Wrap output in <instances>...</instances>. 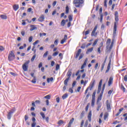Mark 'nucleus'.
<instances>
[{"mask_svg": "<svg viewBox=\"0 0 127 127\" xmlns=\"http://www.w3.org/2000/svg\"><path fill=\"white\" fill-rule=\"evenodd\" d=\"M73 3L75 7L82 8L83 5H84V0H74L73 1Z\"/></svg>", "mask_w": 127, "mask_h": 127, "instance_id": "f257e3e1", "label": "nucleus"}, {"mask_svg": "<svg viewBox=\"0 0 127 127\" xmlns=\"http://www.w3.org/2000/svg\"><path fill=\"white\" fill-rule=\"evenodd\" d=\"M15 59V55L13 53V51L9 52L8 56V60L9 61H13Z\"/></svg>", "mask_w": 127, "mask_h": 127, "instance_id": "f03ea898", "label": "nucleus"}, {"mask_svg": "<svg viewBox=\"0 0 127 127\" xmlns=\"http://www.w3.org/2000/svg\"><path fill=\"white\" fill-rule=\"evenodd\" d=\"M30 62V61L28 60L22 65V69L25 72L28 70V64H29Z\"/></svg>", "mask_w": 127, "mask_h": 127, "instance_id": "7ed1b4c3", "label": "nucleus"}, {"mask_svg": "<svg viewBox=\"0 0 127 127\" xmlns=\"http://www.w3.org/2000/svg\"><path fill=\"white\" fill-rule=\"evenodd\" d=\"M15 112V109H11L8 113L7 115V118L8 120H10L11 119V117H12V114Z\"/></svg>", "mask_w": 127, "mask_h": 127, "instance_id": "20e7f679", "label": "nucleus"}, {"mask_svg": "<svg viewBox=\"0 0 127 127\" xmlns=\"http://www.w3.org/2000/svg\"><path fill=\"white\" fill-rule=\"evenodd\" d=\"M97 29H98V25H96L94 29L93 30L92 33H91V36H97L98 35V33L96 32L97 31Z\"/></svg>", "mask_w": 127, "mask_h": 127, "instance_id": "39448f33", "label": "nucleus"}, {"mask_svg": "<svg viewBox=\"0 0 127 127\" xmlns=\"http://www.w3.org/2000/svg\"><path fill=\"white\" fill-rule=\"evenodd\" d=\"M95 83H96V80H95V79H93L90 82V85L88 87L90 91H92V89H93V88H94V86H95Z\"/></svg>", "mask_w": 127, "mask_h": 127, "instance_id": "423d86ee", "label": "nucleus"}, {"mask_svg": "<svg viewBox=\"0 0 127 127\" xmlns=\"http://www.w3.org/2000/svg\"><path fill=\"white\" fill-rule=\"evenodd\" d=\"M103 83V79L100 80L99 85H98V88L97 90V94H100L101 92V90H102V84Z\"/></svg>", "mask_w": 127, "mask_h": 127, "instance_id": "0eeeda50", "label": "nucleus"}, {"mask_svg": "<svg viewBox=\"0 0 127 127\" xmlns=\"http://www.w3.org/2000/svg\"><path fill=\"white\" fill-rule=\"evenodd\" d=\"M104 94L103 92H101L100 96L98 97L97 100V105H99V103H100V101L102 100V98H103V95Z\"/></svg>", "mask_w": 127, "mask_h": 127, "instance_id": "6e6552de", "label": "nucleus"}, {"mask_svg": "<svg viewBox=\"0 0 127 127\" xmlns=\"http://www.w3.org/2000/svg\"><path fill=\"white\" fill-rule=\"evenodd\" d=\"M102 11H103V8H100L99 9V14L100 15V22H103V14H102Z\"/></svg>", "mask_w": 127, "mask_h": 127, "instance_id": "1a4fd4ad", "label": "nucleus"}, {"mask_svg": "<svg viewBox=\"0 0 127 127\" xmlns=\"http://www.w3.org/2000/svg\"><path fill=\"white\" fill-rule=\"evenodd\" d=\"M112 40H111V39H108L106 42V48L107 49H109V48H110V45L111 44V42Z\"/></svg>", "mask_w": 127, "mask_h": 127, "instance_id": "9d476101", "label": "nucleus"}, {"mask_svg": "<svg viewBox=\"0 0 127 127\" xmlns=\"http://www.w3.org/2000/svg\"><path fill=\"white\" fill-rule=\"evenodd\" d=\"M81 52H82V50H81V49H78V50L77 51V52L76 53L75 56V59H77V58H78V57H79V56Z\"/></svg>", "mask_w": 127, "mask_h": 127, "instance_id": "9b49d317", "label": "nucleus"}, {"mask_svg": "<svg viewBox=\"0 0 127 127\" xmlns=\"http://www.w3.org/2000/svg\"><path fill=\"white\" fill-rule=\"evenodd\" d=\"M115 21H116V22H118L119 21V13L117 11L115 12Z\"/></svg>", "mask_w": 127, "mask_h": 127, "instance_id": "f8f14e48", "label": "nucleus"}, {"mask_svg": "<svg viewBox=\"0 0 127 127\" xmlns=\"http://www.w3.org/2000/svg\"><path fill=\"white\" fill-rule=\"evenodd\" d=\"M87 62H88V58H86L83 64L82 65V66L81 67V69H83L85 68V67H86V65H87Z\"/></svg>", "mask_w": 127, "mask_h": 127, "instance_id": "ddd939ff", "label": "nucleus"}, {"mask_svg": "<svg viewBox=\"0 0 127 127\" xmlns=\"http://www.w3.org/2000/svg\"><path fill=\"white\" fill-rule=\"evenodd\" d=\"M30 27H31L30 29V31H33V30H35L37 29V27H36V25H31L30 26Z\"/></svg>", "mask_w": 127, "mask_h": 127, "instance_id": "4468645a", "label": "nucleus"}, {"mask_svg": "<svg viewBox=\"0 0 127 127\" xmlns=\"http://www.w3.org/2000/svg\"><path fill=\"white\" fill-rule=\"evenodd\" d=\"M112 61L110 60L109 62L108 65L107 66V69L105 71V73H108L109 71H110V69H111V63Z\"/></svg>", "mask_w": 127, "mask_h": 127, "instance_id": "2eb2a0df", "label": "nucleus"}, {"mask_svg": "<svg viewBox=\"0 0 127 127\" xmlns=\"http://www.w3.org/2000/svg\"><path fill=\"white\" fill-rule=\"evenodd\" d=\"M67 39V35H64V38L61 41V44H64V42H66V40Z\"/></svg>", "mask_w": 127, "mask_h": 127, "instance_id": "dca6fc26", "label": "nucleus"}, {"mask_svg": "<svg viewBox=\"0 0 127 127\" xmlns=\"http://www.w3.org/2000/svg\"><path fill=\"white\" fill-rule=\"evenodd\" d=\"M44 19H45V17H44V15H42L38 19V21H40V22H42L44 21Z\"/></svg>", "mask_w": 127, "mask_h": 127, "instance_id": "f3484780", "label": "nucleus"}, {"mask_svg": "<svg viewBox=\"0 0 127 127\" xmlns=\"http://www.w3.org/2000/svg\"><path fill=\"white\" fill-rule=\"evenodd\" d=\"M88 119L89 122H91V121H92V111L89 112L88 116Z\"/></svg>", "mask_w": 127, "mask_h": 127, "instance_id": "a211bd4d", "label": "nucleus"}, {"mask_svg": "<svg viewBox=\"0 0 127 127\" xmlns=\"http://www.w3.org/2000/svg\"><path fill=\"white\" fill-rule=\"evenodd\" d=\"M113 78L112 77H110L108 81V86H111L113 84Z\"/></svg>", "mask_w": 127, "mask_h": 127, "instance_id": "6ab92c4d", "label": "nucleus"}, {"mask_svg": "<svg viewBox=\"0 0 127 127\" xmlns=\"http://www.w3.org/2000/svg\"><path fill=\"white\" fill-rule=\"evenodd\" d=\"M13 8L15 11H16V10L19 8V5H18V4H14L13 6Z\"/></svg>", "mask_w": 127, "mask_h": 127, "instance_id": "aec40b11", "label": "nucleus"}, {"mask_svg": "<svg viewBox=\"0 0 127 127\" xmlns=\"http://www.w3.org/2000/svg\"><path fill=\"white\" fill-rule=\"evenodd\" d=\"M66 75L67 76V79H70V77H71V75H72V72H71L70 70H68L66 73Z\"/></svg>", "mask_w": 127, "mask_h": 127, "instance_id": "412c9836", "label": "nucleus"}, {"mask_svg": "<svg viewBox=\"0 0 127 127\" xmlns=\"http://www.w3.org/2000/svg\"><path fill=\"white\" fill-rule=\"evenodd\" d=\"M93 49H94V48H93V47L87 49V51H86V54H89V53H91V52H92V51H93Z\"/></svg>", "mask_w": 127, "mask_h": 127, "instance_id": "4be33fe9", "label": "nucleus"}, {"mask_svg": "<svg viewBox=\"0 0 127 127\" xmlns=\"http://www.w3.org/2000/svg\"><path fill=\"white\" fill-rule=\"evenodd\" d=\"M107 111H111V105L109 103H107Z\"/></svg>", "mask_w": 127, "mask_h": 127, "instance_id": "5701e85b", "label": "nucleus"}, {"mask_svg": "<svg viewBox=\"0 0 127 127\" xmlns=\"http://www.w3.org/2000/svg\"><path fill=\"white\" fill-rule=\"evenodd\" d=\"M114 40H112V42H111V45L109 47V51H111L112 50V48H113V47L114 46Z\"/></svg>", "mask_w": 127, "mask_h": 127, "instance_id": "b1692460", "label": "nucleus"}, {"mask_svg": "<svg viewBox=\"0 0 127 127\" xmlns=\"http://www.w3.org/2000/svg\"><path fill=\"white\" fill-rule=\"evenodd\" d=\"M113 32H117V22L114 23Z\"/></svg>", "mask_w": 127, "mask_h": 127, "instance_id": "393cba45", "label": "nucleus"}, {"mask_svg": "<svg viewBox=\"0 0 127 127\" xmlns=\"http://www.w3.org/2000/svg\"><path fill=\"white\" fill-rule=\"evenodd\" d=\"M65 24H66V22H65V20L63 19L61 23V25L62 26H65Z\"/></svg>", "mask_w": 127, "mask_h": 127, "instance_id": "a878e982", "label": "nucleus"}, {"mask_svg": "<svg viewBox=\"0 0 127 127\" xmlns=\"http://www.w3.org/2000/svg\"><path fill=\"white\" fill-rule=\"evenodd\" d=\"M0 17L2 19H6V18H7V16H6V15H0Z\"/></svg>", "mask_w": 127, "mask_h": 127, "instance_id": "bb28decb", "label": "nucleus"}, {"mask_svg": "<svg viewBox=\"0 0 127 127\" xmlns=\"http://www.w3.org/2000/svg\"><path fill=\"white\" fill-rule=\"evenodd\" d=\"M69 78H66L64 81V84L65 86H67L68 85V82L69 81Z\"/></svg>", "mask_w": 127, "mask_h": 127, "instance_id": "cd10ccee", "label": "nucleus"}, {"mask_svg": "<svg viewBox=\"0 0 127 127\" xmlns=\"http://www.w3.org/2000/svg\"><path fill=\"white\" fill-rule=\"evenodd\" d=\"M63 100H65L66 98H68V94L67 93H65L62 96Z\"/></svg>", "mask_w": 127, "mask_h": 127, "instance_id": "c85d7f7f", "label": "nucleus"}, {"mask_svg": "<svg viewBox=\"0 0 127 127\" xmlns=\"http://www.w3.org/2000/svg\"><path fill=\"white\" fill-rule=\"evenodd\" d=\"M33 84H36V77H34L33 80H31Z\"/></svg>", "mask_w": 127, "mask_h": 127, "instance_id": "c756f323", "label": "nucleus"}, {"mask_svg": "<svg viewBox=\"0 0 127 127\" xmlns=\"http://www.w3.org/2000/svg\"><path fill=\"white\" fill-rule=\"evenodd\" d=\"M97 111H100V109H101V107H102V104L101 103H98Z\"/></svg>", "mask_w": 127, "mask_h": 127, "instance_id": "7c9ffc66", "label": "nucleus"}, {"mask_svg": "<svg viewBox=\"0 0 127 127\" xmlns=\"http://www.w3.org/2000/svg\"><path fill=\"white\" fill-rule=\"evenodd\" d=\"M98 39H96V40L94 41V43H93V45H92V46H93V47L96 46V45H97V43H98Z\"/></svg>", "mask_w": 127, "mask_h": 127, "instance_id": "2f4dec72", "label": "nucleus"}, {"mask_svg": "<svg viewBox=\"0 0 127 127\" xmlns=\"http://www.w3.org/2000/svg\"><path fill=\"white\" fill-rule=\"evenodd\" d=\"M121 89L123 92H126V88H125V86H124V85L123 84H121Z\"/></svg>", "mask_w": 127, "mask_h": 127, "instance_id": "473e14b6", "label": "nucleus"}, {"mask_svg": "<svg viewBox=\"0 0 127 127\" xmlns=\"http://www.w3.org/2000/svg\"><path fill=\"white\" fill-rule=\"evenodd\" d=\"M35 58H36V54H35L32 58L31 59V62H33V61H34V60L35 59Z\"/></svg>", "mask_w": 127, "mask_h": 127, "instance_id": "72a5a7b5", "label": "nucleus"}, {"mask_svg": "<svg viewBox=\"0 0 127 127\" xmlns=\"http://www.w3.org/2000/svg\"><path fill=\"white\" fill-rule=\"evenodd\" d=\"M74 118H72L70 120V121H69V123H68V125H69V126L70 125V126H71V125L73 124V122H74Z\"/></svg>", "mask_w": 127, "mask_h": 127, "instance_id": "f704fd0d", "label": "nucleus"}, {"mask_svg": "<svg viewBox=\"0 0 127 127\" xmlns=\"http://www.w3.org/2000/svg\"><path fill=\"white\" fill-rule=\"evenodd\" d=\"M65 13H69V7L68 6V5H66L65 7Z\"/></svg>", "mask_w": 127, "mask_h": 127, "instance_id": "c9c22d12", "label": "nucleus"}, {"mask_svg": "<svg viewBox=\"0 0 127 127\" xmlns=\"http://www.w3.org/2000/svg\"><path fill=\"white\" fill-rule=\"evenodd\" d=\"M48 51H47L43 56V58H46L47 57V55H48Z\"/></svg>", "mask_w": 127, "mask_h": 127, "instance_id": "e433bc0d", "label": "nucleus"}, {"mask_svg": "<svg viewBox=\"0 0 127 127\" xmlns=\"http://www.w3.org/2000/svg\"><path fill=\"white\" fill-rule=\"evenodd\" d=\"M95 99H92V101H91L92 107H94V106H95Z\"/></svg>", "mask_w": 127, "mask_h": 127, "instance_id": "4c0bfd02", "label": "nucleus"}, {"mask_svg": "<svg viewBox=\"0 0 127 127\" xmlns=\"http://www.w3.org/2000/svg\"><path fill=\"white\" fill-rule=\"evenodd\" d=\"M60 69V65L59 64H57L56 66V70L58 71Z\"/></svg>", "mask_w": 127, "mask_h": 127, "instance_id": "58836bf2", "label": "nucleus"}, {"mask_svg": "<svg viewBox=\"0 0 127 127\" xmlns=\"http://www.w3.org/2000/svg\"><path fill=\"white\" fill-rule=\"evenodd\" d=\"M106 87V83H104L102 87V89L101 91V93H104V91H105V88Z\"/></svg>", "mask_w": 127, "mask_h": 127, "instance_id": "ea45409f", "label": "nucleus"}, {"mask_svg": "<svg viewBox=\"0 0 127 127\" xmlns=\"http://www.w3.org/2000/svg\"><path fill=\"white\" fill-rule=\"evenodd\" d=\"M58 125H59V126H61V125H62L63 124H64V122L63 120H60L58 123Z\"/></svg>", "mask_w": 127, "mask_h": 127, "instance_id": "a19ab883", "label": "nucleus"}, {"mask_svg": "<svg viewBox=\"0 0 127 127\" xmlns=\"http://www.w3.org/2000/svg\"><path fill=\"white\" fill-rule=\"evenodd\" d=\"M108 117H109V114L106 113L104 115V118L105 121H106L107 120V119L108 118Z\"/></svg>", "mask_w": 127, "mask_h": 127, "instance_id": "79ce46f5", "label": "nucleus"}, {"mask_svg": "<svg viewBox=\"0 0 127 127\" xmlns=\"http://www.w3.org/2000/svg\"><path fill=\"white\" fill-rule=\"evenodd\" d=\"M46 34H47L46 33H40L39 34L40 37H42V36H46Z\"/></svg>", "mask_w": 127, "mask_h": 127, "instance_id": "37998d69", "label": "nucleus"}, {"mask_svg": "<svg viewBox=\"0 0 127 127\" xmlns=\"http://www.w3.org/2000/svg\"><path fill=\"white\" fill-rule=\"evenodd\" d=\"M68 19L69 21H72L73 20V16L69 15L68 16Z\"/></svg>", "mask_w": 127, "mask_h": 127, "instance_id": "c03bdc74", "label": "nucleus"}, {"mask_svg": "<svg viewBox=\"0 0 127 127\" xmlns=\"http://www.w3.org/2000/svg\"><path fill=\"white\" fill-rule=\"evenodd\" d=\"M25 47H26V44H24V46H20L19 48V49L20 50H22L23 49V48H25Z\"/></svg>", "mask_w": 127, "mask_h": 127, "instance_id": "a18cd8bd", "label": "nucleus"}, {"mask_svg": "<svg viewBox=\"0 0 127 127\" xmlns=\"http://www.w3.org/2000/svg\"><path fill=\"white\" fill-rule=\"evenodd\" d=\"M96 98V91H94L92 94V99H95Z\"/></svg>", "mask_w": 127, "mask_h": 127, "instance_id": "49530a36", "label": "nucleus"}, {"mask_svg": "<svg viewBox=\"0 0 127 127\" xmlns=\"http://www.w3.org/2000/svg\"><path fill=\"white\" fill-rule=\"evenodd\" d=\"M40 115L42 117L43 119H45V114H44V113L41 112Z\"/></svg>", "mask_w": 127, "mask_h": 127, "instance_id": "de8ad7c7", "label": "nucleus"}, {"mask_svg": "<svg viewBox=\"0 0 127 127\" xmlns=\"http://www.w3.org/2000/svg\"><path fill=\"white\" fill-rule=\"evenodd\" d=\"M50 97H51L50 95H46V96H45L44 98L47 99L48 100H50Z\"/></svg>", "mask_w": 127, "mask_h": 127, "instance_id": "09e8293b", "label": "nucleus"}, {"mask_svg": "<svg viewBox=\"0 0 127 127\" xmlns=\"http://www.w3.org/2000/svg\"><path fill=\"white\" fill-rule=\"evenodd\" d=\"M4 50V48L2 47V46H0V52H2V51H3Z\"/></svg>", "mask_w": 127, "mask_h": 127, "instance_id": "8fccbe9b", "label": "nucleus"}, {"mask_svg": "<svg viewBox=\"0 0 127 127\" xmlns=\"http://www.w3.org/2000/svg\"><path fill=\"white\" fill-rule=\"evenodd\" d=\"M32 39H33V37L32 36H30L28 39L29 42H32Z\"/></svg>", "mask_w": 127, "mask_h": 127, "instance_id": "3c124183", "label": "nucleus"}, {"mask_svg": "<svg viewBox=\"0 0 127 127\" xmlns=\"http://www.w3.org/2000/svg\"><path fill=\"white\" fill-rule=\"evenodd\" d=\"M68 92H69V93H71V94H73V87L70 88L68 90Z\"/></svg>", "mask_w": 127, "mask_h": 127, "instance_id": "603ef678", "label": "nucleus"}, {"mask_svg": "<svg viewBox=\"0 0 127 127\" xmlns=\"http://www.w3.org/2000/svg\"><path fill=\"white\" fill-rule=\"evenodd\" d=\"M105 67V64H102L101 71V72L103 71V70H104V68Z\"/></svg>", "mask_w": 127, "mask_h": 127, "instance_id": "864d4df0", "label": "nucleus"}, {"mask_svg": "<svg viewBox=\"0 0 127 127\" xmlns=\"http://www.w3.org/2000/svg\"><path fill=\"white\" fill-rule=\"evenodd\" d=\"M59 52H55L53 54V56L55 57V56H57V55H58Z\"/></svg>", "mask_w": 127, "mask_h": 127, "instance_id": "5fc2aeb1", "label": "nucleus"}, {"mask_svg": "<svg viewBox=\"0 0 127 127\" xmlns=\"http://www.w3.org/2000/svg\"><path fill=\"white\" fill-rule=\"evenodd\" d=\"M107 2H108V0H104V6L107 7L108 5H107Z\"/></svg>", "mask_w": 127, "mask_h": 127, "instance_id": "6e6d98bb", "label": "nucleus"}, {"mask_svg": "<svg viewBox=\"0 0 127 127\" xmlns=\"http://www.w3.org/2000/svg\"><path fill=\"white\" fill-rule=\"evenodd\" d=\"M39 43V40H37L33 43V45H34V46H35V45H36V44H37V43Z\"/></svg>", "mask_w": 127, "mask_h": 127, "instance_id": "4d7b16f0", "label": "nucleus"}, {"mask_svg": "<svg viewBox=\"0 0 127 127\" xmlns=\"http://www.w3.org/2000/svg\"><path fill=\"white\" fill-rule=\"evenodd\" d=\"M83 57H84V55L81 54L79 57L78 60H81Z\"/></svg>", "mask_w": 127, "mask_h": 127, "instance_id": "13d9d810", "label": "nucleus"}, {"mask_svg": "<svg viewBox=\"0 0 127 127\" xmlns=\"http://www.w3.org/2000/svg\"><path fill=\"white\" fill-rule=\"evenodd\" d=\"M99 66V63H96L95 66V70H97L98 69V67Z\"/></svg>", "mask_w": 127, "mask_h": 127, "instance_id": "bf43d9fd", "label": "nucleus"}, {"mask_svg": "<svg viewBox=\"0 0 127 127\" xmlns=\"http://www.w3.org/2000/svg\"><path fill=\"white\" fill-rule=\"evenodd\" d=\"M10 74H11V75H12V76H13L14 77H15V76H16V74L14 72H10Z\"/></svg>", "mask_w": 127, "mask_h": 127, "instance_id": "052dcab7", "label": "nucleus"}, {"mask_svg": "<svg viewBox=\"0 0 127 127\" xmlns=\"http://www.w3.org/2000/svg\"><path fill=\"white\" fill-rule=\"evenodd\" d=\"M32 11V8H31V7H30V8H28V9H27L28 12H31Z\"/></svg>", "mask_w": 127, "mask_h": 127, "instance_id": "680f3d73", "label": "nucleus"}, {"mask_svg": "<svg viewBox=\"0 0 127 127\" xmlns=\"http://www.w3.org/2000/svg\"><path fill=\"white\" fill-rule=\"evenodd\" d=\"M35 126H36V123L33 122L31 125V127H35Z\"/></svg>", "mask_w": 127, "mask_h": 127, "instance_id": "e2e57ef3", "label": "nucleus"}, {"mask_svg": "<svg viewBox=\"0 0 127 127\" xmlns=\"http://www.w3.org/2000/svg\"><path fill=\"white\" fill-rule=\"evenodd\" d=\"M89 33H90V30H88L87 31H86L85 32V35H88V34H89Z\"/></svg>", "mask_w": 127, "mask_h": 127, "instance_id": "0e129e2a", "label": "nucleus"}, {"mask_svg": "<svg viewBox=\"0 0 127 127\" xmlns=\"http://www.w3.org/2000/svg\"><path fill=\"white\" fill-rule=\"evenodd\" d=\"M124 81L125 82H127V75H125L124 76Z\"/></svg>", "mask_w": 127, "mask_h": 127, "instance_id": "69168bd1", "label": "nucleus"}, {"mask_svg": "<svg viewBox=\"0 0 127 127\" xmlns=\"http://www.w3.org/2000/svg\"><path fill=\"white\" fill-rule=\"evenodd\" d=\"M54 44L55 45H58V40H56L54 42Z\"/></svg>", "mask_w": 127, "mask_h": 127, "instance_id": "338daca9", "label": "nucleus"}, {"mask_svg": "<svg viewBox=\"0 0 127 127\" xmlns=\"http://www.w3.org/2000/svg\"><path fill=\"white\" fill-rule=\"evenodd\" d=\"M41 67H42V63H40L38 65L39 68H41Z\"/></svg>", "mask_w": 127, "mask_h": 127, "instance_id": "774afa93", "label": "nucleus"}]
</instances>
